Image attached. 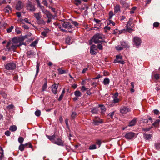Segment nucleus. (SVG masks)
I'll return each mask as SVG.
<instances>
[{"instance_id": "nucleus-1", "label": "nucleus", "mask_w": 160, "mask_h": 160, "mask_svg": "<svg viewBox=\"0 0 160 160\" xmlns=\"http://www.w3.org/2000/svg\"><path fill=\"white\" fill-rule=\"evenodd\" d=\"M104 38V36L103 34L99 33H96L93 36L92 39L89 41V43L90 44H91L92 42L96 44L101 42H105L103 41Z\"/></svg>"}, {"instance_id": "nucleus-2", "label": "nucleus", "mask_w": 160, "mask_h": 160, "mask_svg": "<svg viewBox=\"0 0 160 160\" xmlns=\"http://www.w3.org/2000/svg\"><path fill=\"white\" fill-rule=\"evenodd\" d=\"M23 39L22 38L15 37L12 39V43L18 45V47L23 44Z\"/></svg>"}, {"instance_id": "nucleus-3", "label": "nucleus", "mask_w": 160, "mask_h": 160, "mask_svg": "<svg viewBox=\"0 0 160 160\" xmlns=\"http://www.w3.org/2000/svg\"><path fill=\"white\" fill-rule=\"evenodd\" d=\"M5 67L8 70H13L16 68V64L13 62H9L6 64Z\"/></svg>"}, {"instance_id": "nucleus-4", "label": "nucleus", "mask_w": 160, "mask_h": 160, "mask_svg": "<svg viewBox=\"0 0 160 160\" xmlns=\"http://www.w3.org/2000/svg\"><path fill=\"white\" fill-rule=\"evenodd\" d=\"M27 145H28V147L32 148L33 150L32 146L31 143L30 142L26 143L25 144H21L19 147V149L21 151H24L25 147Z\"/></svg>"}, {"instance_id": "nucleus-5", "label": "nucleus", "mask_w": 160, "mask_h": 160, "mask_svg": "<svg viewBox=\"0 0 160 160\" xmlns=\"http://www.w3.org/2000/svg\"><path fill=\"white\" fill-rule=\"evenodd\" d=\"M26 7L27 9L30 11H35V6L31 2H29L27 4Z\"/></svg>"}, {"instance_id": "nucleus-6", "label": "nucleus", "mask_w": 160, "mask_h": 160, "mask_svg": "<svg viewBox=\"0 0 160 160\" xmlns=\"http://www.w3.org/2000/svg\"><path fill=\"white\" fill-rule=\"evenodd\" d=\"M134 44L136 46L140 45L141 43V40L140 38L138 37H135L133 38Z\"/></svg>"}, {"instance_id": "nucleus-7", "label": "nucleus", "mask_w": 160, "mask_h": 160, "mask_svg": "<svg viewBox=\"0 0 160 160\" xmlns=\"http://www.w3.org/2000/svg\"><path fill=\"white\" fill-rule=\"evenodd\" d=\"M24 5L23 3L21 1H18L16 6V9L18 10H20L22 8Z\"/></svg>"}, {"instance_id": "nucleus-8", "label": "nucleus", "mask_w": 160, "mask_h": 160, "mask_svg": "<svg viewBox=\"0 0 160 160\" xmlns=\"http://www.w3.org/2000/svg\"><path fill=\"white\" fill-rule=\"evenodd\" d=\"M135 135V133L132 132L127 133L125 135V137L127 139H130L133 138Z\"/></svg>"}, {"instance_id": "nucleus-9", "label": "nucleus", "mask_w": 160, "mask_h": 160, "mask_svg": "<svg viewBox=\"0 0 160 160\" xmlns=\"http://www.w3.org/2000/svg\"><path fill=\"white\" fill-rule=\"evenodd\" d=\"M95 118L93 120V123L95 125H97L99 123H102L103 122V120L102 119H100L99 117H95Z\"/></svg>"}, {"instance_id": "nucleus-10", "label": "nucleus", "mask_w": 160, "mask_h": 160, "mask_svg": "<svg viewBox=\"0 0 160 160\" xmlns=\"http://www.w3.org/2000/svg\"><path fill=\"white\" fill-rule=\"evenodd\" d=\"M53 143L59 146H64V142L60 138H57L56 140H55Z\"/></svg>"}, {"instance_id": "nucleus-11", "label": "nucleus", "mask_w": 160, "mask_h": 160, "mask_svg": "<svg viewBox=\"0 0 160 160\" xmlns=\"http://www.w3.org/2000/svg\"><path fill=\"white\" fill-rule=\"evenodd\" d=\"M130 111V109L126 107H123L121 108L120 110V112L123 114H126Z\"/></svg>"}, {"instance_id": "nucleus-12", "label": "nucleus", "mask_w": 160, "mask_h": 160, "mask_svg": "<svg viewBox=\"0 0 160 160\" xmlns=\"http://www.w3.org/2000/svg\"><path fill=\"white\" fill-rule=\"evenodd\" d=\"M62 25L64 28L68 29L71 28L72 26L70 23L67 22H63Z\"/></svg>"}, {"instance_id": "nucleus-13", "label": "nucleus", "mask_w": 160, "mask_h": 160, "mask_svg": "<svg viewBox=\"0 0 160 160\" xmlns=\"http://www.w3.org/2000/svg\"><path fill=\"white\" fill-rule=\"evenodd\" d=\"M50 30L48 28H46L44 29V31H43L41 33L42 36L41 37L42 38H44L45 37H46L47 34L49 32Z\"/></svg>"}, {"instance_id": "nucleus-14", "label": "nucleus", "mask_w": 160, "mask_h": 160, "mask_svg": "<svg viewBox=\"0 0 160 160\" xmlns=\"http://www.w3.org/2000/svg\"><path fill=\"white\" fill-rule=\"evenodd\" d=\"M58 87V84H54L52 86V91L53 93L54 94L57 93V90Z\"/></svg>"}, {"instance_id": "nucleus-15", "label": "nucleus", "mask_w": 160, "mask_h": 160, "mask_svg": "<svg viewBox=\"0 0 160 160\" xmlns=\"http://www.w3.org/2000/svg\"><path fill=\"white\" fill-rule=\"evenodd\" d=\"M18 47V45H16L15 44L13 43H12V45L11 46V48H9L8 49V51H14L15 49H16Z\"/></svg>"}, {"instance_id": "nucleus-16", "label": "nucleus", "mask_w": 160, "mask_h": 160, "mask_svg": "<svg viewBox=\"0 0 160 160\" xmlns=\"http://www.w3.org/2000/svg\"><path fill=\"white\" fill-rule=\"evenodd\" d=\"M120 11V6L119 5L117 4L114 7V12L116 13Z\"/></svg>"}, {"instance_id": "nucleus-17", "label": "nucleus", "mask_w": 160, "mask_h": 160, "mask_svg": "<svg viewBox=\"0 0 160 160\" xmlns=\"http://www.w3.org/2000/svg\"><path fill=\"white\" fill-rule=\"evenodd\" d=\"M4 10L5 12L9 13L11 12L12 8L9 6L8 5L6 7Z\"/></svg>"}, {"instance_id": "nucleus-18", "label": "nucleus", "mask_w": 160, "mask_h": 160, "mask_svg": "<svg viewBox=\"0 0 160 160\" xmlns=\"http://www.w3.org/2000/svg\"><path fill=\"white\" fill-rule=\"evenodd\" d=\"M137 119L134 118L130 122L128 126L129 127L133 126L135 125Z\"/></svg>"}, {"instance_id": "nucleus-19", "label": "nucleus", "mask_w": 160, "mask_h": 160, "mask_svg": "<svg viewBox=\"0 0 160 160\" xmlns=\"http://www.w3.org/2000/svg\"><path fill=\"white\" fill-rule=\"evenodd\" d=\"M47 137L49 139L51 142L53 143H54L55 141V135H53L52 136L47 135Z\"/></svg>"}, {"instance_id": "nucleus-20", "label": "nucleus", "mask_w": 160, "mask_h": 160, "mask_svg": "<svg viewBox=\"0 0 160 160\" xmlns=\"http://www.w3.org/2000/svg\"><path fill=\"white\" fill-rule=\"evenodd\" d=\"M143 137L146 140H149L151 138L152 135L150 134L144 133L143 134Z\"/></svg>"}, {"instance_id": "nucleus-21", "label": "nucleus", "mask_w": 160, "mask_h": 160, "mask_svg": "<svg viewBox=\"0 0 160 160\" xmlns=\"http://www.w3.org/2000/svg\"><path fill=\"white\" fill-rule=\"evenodd\" d=\"M74 95L76 97H80L82 95V93L79 91L77 90L74 92Z\"/></svg>"}, {"instance_id": "nucleus-22", "label": "nucleus", "mask_w": 160, "mask_h": 160, "mask_svg": "<svg viewBox=\"0 0 160 160\" xmlns=\"http://www.w3.org/2000/svg\"><path fill=\"white\" fill-rule=\"evenodd\" d=\"M110 82V80L108 78H106L104 79L103 83L104 85L108 84Z\"/></svg>"}, {"instance_id": "nucleus-23", "label": "nucleus", "mask_w": 160, "mask_h": 160, "mask_svg": "<svg viewBox=\"0 0 160 160\" xmlns=\"http://www.w3.org/2000/svg\"><path fill=\"white\" fill-rule=\"evenodd\" d=\"M114 63H120L122 64H124L125 63V62L123 60H119L118 59H116L114 61Z\"/></svg>"}, {"instance_id": "nucleus-24", "label": "nucleus", "mask_w": 160, "mask_h": 160, "mask_svg": "<svg viewBox=\"0 0 160 160\" xmlns=\"http://www.w3.org/2000/svg\"><path fill=\"white\" fill-rule=\"evenodd\" d=\"M17 129V127L16 126L13 125L11 126L9 128V130L11 131L14 132Z\"/></svg>"}, {"instance_id": "nucleus-25", "label": "nucleus", "mask_w": 160, "mask_h": 160, "mask_svg": "<svg viewBox=\"0 0 160 160\" xmlns=\"http://www.w3.org/2000/svg\"><path fill=\"white\" fill-rule=\"evenodd\" d=\"M65 89H63V90L62 92V94L60 95L59 98L58 99V100L59 101H60L62 99V98L63 97V96H64V95L65 93Z\"/></svg>"}, {"instance_id": "nucleus-26", "label": "nucleus", "mask_w": 160, "mask_h": 160, "mask_svg": "<svg viewBox=\"0 0 160 160\" xmlns=\"http://www.w3.org/2000/svg\"><path fill=\"white\" fill-rule=\"evenodd\" d=\"M154 146L156 149L158 150H160V143L157 142L154 144Z\"/></svg>"}, {"instance_id": "nucleus-27", "label": "nucleus", "mask_w": 160, "mask_h": 160, "mask_svg": "<svg viewBox=\"0 0 160 160\" xmlns=\"http://www.w3.org/2000/svg\"><path fill=\"white\" fill-rule=\"evenodd\" d=\"M88 5L87 4H85V5H84V6H81L80 9L81 10L83 11L84 10H87L88 9ZM86 11H87V10H86L85 12H86Z\"/></svg>"}, {"instance_id": "nucleus-28", "label": "nucleus", "mask_w": 160, "mask_h": 160, "mask_svg": "<svg viewBox=\"0 0 160 160\" xmlns=\"http://www.w3.org/2000/svg\"><path fill=\"white\" fill-rule=\"evenodd\" d=\"M12 45V43L11 42H8L6 46V51H8V48H11V46Z\"/></svg>"}, {"instance_id": "nucleus-29", "label": "nucleus", "mask_w": 160, "mask_h": 160, "mask_svg": "<svg viewBox=\"0 0 160 160\" xmlns=\"http://www.w3.org/2000/svg\"><path fill=\"white\" fill-rule=\"evenodd\" d=\"M0 153L1 156H0V160H2V158L3 157V150L2 148L1 147H0Z\"/></svg>"}, {"instance_id": "nucleus-30", "label": "nucleus", "mask_w": 160, "mask_h": 160, "mask_svg": "<svg viewBox=\"0 0 160 160\" xmlns=\"http://www.w3.org/2000/svg\"><path fill=\"white\" fill-rule=\"evenodd\" d=\"M58 73L60 74H62L66 73V71L59 68L58 69Z\"/></svg>"}, {"instance_id": "nucleus-31", "label": "nucleus", "mask_w": 160, "mask_h": 160, "mask_svg": "<svg viewBox=\"0 0 160 160\" xmlns=\"http://www.w3.org/2000/svg\"><path fill=\"white\" fill-rule=\"evenodd\" d=\"M114 15L113 14V12L112 11H110L109 13V19H111L112 18V17Z\"/></svg>"}, {"instance_id": "nucleus-32", "label": "nucleus", "mask_w": 160, "mask_h": 160, "mask_svg": "<svg viewBox=\"0 0 160 160\" xmlns=\"http://www.w3.org/2000/svg\"><path fill=\"white\" fill-rule=\"evenodd\" d=\"M160 122V120L157 119L156 120L155 122L152 124V125L155 127H157L158 125Z\"/></svg>"}, {"instance_id": "nucleus-33", "label": "nucleus", "mask_w": 160, "mask_h": 160, "mask_svg": "<svg viewBox=\"0 0 160 160\" xmlns=\"http://www.w3.org/2000/svg\"><path fill=\"white\" fill-rule=\"evenodd\" d=\"M101 113L102 115H103L106 111V109L105 107H102V108H101Z\"/></svg>"}, {"instance_id": "nucleus-34", "label": "nucleus", "mask_w": 160, "mask_h": 160, "mask_svg": "<svg viewBox=\"0 0 160 160\" xmlns=\"http://www.w3.org/2000/svg\"><path fill=\"white\" fill-rule=\"evenodd\" d=\"M47 82L46 81L42 87V90L43 91H45L46 90L47 88Z\"/></svg>"}, {"instance_id": "nucleus-35", "label": "nucleus", "mask_w": 160, "mask_h": 160, "mask_svg": "<svg viewBox=\"0 0 160 160\" xmlns=\"http://www.w3.org/2000/svg\"><path fill=\"white\" fill-rule=\"evenodd\" d=\"M34 16L38 20H39L41 18L40 15L39 13H34Z\"/></svg>"}, {"instance_id": "nucleus-36", "label": "nucleus", "mask_w": 160, "mask_h": 160, "mask_svg": "<svg viewBox=\"0 0 160 160\" xmlns=\"http://www.w3.org/2000/svg\"><path fill=\"white\" fill-rule=\"evenodd\" d=\"M46 14L47 17L49 18H52V16L51 14L49 13V12L48 11H46V12H44Z\"/></svg>"}, {"instance_id": "nucleus-37", "label": "nucleus", "mask_w": 160, "mask_h": 160, "mask_svg": "<svg viewBox=\"0 0 160 160\" xmlns=\"http://www.w3.org/2000/svg\"><path fill=\"white\" fill-rule=\"evenodd\" d=\"M41 112L40 110H37L35 112V115L37 117L41 115Z\"/></svg>"}, {"instance_id": "nucleus-38", "label": "nucleus", "mask_w": 160, "mask_h": 160, "mask_svg": "<svg viewBox=\"0 0 160 160\" xmlns=\"http://www.w3.org/2000/svg\"><path fill=\"white\" fill-rule=\"evenodd\" d=\"M38 41L36 40L33 42L31 44L30 46L31 47H35L36 46V44L38 43Z\"/></svg>"}, {"instance_id": "nucleus-39", "label": "nucleus", "mask_w": 160, "mask_h": 160, "mask_svg": "<svg viewBox=\"0 0 160 160\" xmlns=\"http://www.w3.org/2000/svg\"><path fill=\"white\" fill-rule=\"evenodd\" d=\"M74 3L77 6H78L81 4V0H74Z\"/></svg>"}, {"instance_id": "nucleus-40", "label": "nucleus", "mask_w": 160, "mask_h": 160, "mask_svg": "<svg viewBox=\"0 0 160 160\" xmlns=\"http://www.w3.org/2000/svg\"><path fill=\"white\" fill-rule=\"evenodd\" d=\"M77 113L75 112H73L71 116V119H74L77 116Z\"/></svg>"}, {"instance_id": "nucleus-41", "label": "nucleus", "mask_w": 160, "mask_h": 160, "mask_svg": "<svg viewBox=\"0 0 160 160\" xmlns=\"http://www.w3.org/2000/svg\"><path fill=\"white\" fill-rule=\"evenodd\" d=\"M24 140V138L22 137H19L18 138V141L20 143H21V144L22 143Z\"/></svg>"}, {"instance_id": "nucleus-42", "label": "nucleus", "mask_w": 160, "mask_h": 160, "mask_svg": "<svg viewBox=\"0 0 160 160\" xmlns=\"http://www.w3.org/2000/svg\"><path fill=\"white\" fill-rule=\"evenodd\" d=\"M71 40V39L69 37H67L66 39V42L67 44H70L71 43V42L70 41Z\"/></svg>"}, {"instance_id": "nucleus-43", "label": "nucleus", "mask_w": 160, "mask_h": 160, "mask_svg": "<svg viewBox=\"0 0 160 160\" xmlns=\"http://www.w3.org/2000/svg\"><path fill=\"white\" fill-rule=\"evenodd\" d=\"M115 48L118 51H120L123 49V47L119 45L117 46Z\"/></svg>"}, {"instance_id": "nucleus-44", "label": "nucleus", "mask_w": 160, "mask_h": 160, "mask_svg": "<svg viewBox=\"0 0 160 160\" xmlns=\"http://www.w3.org/2000/svg\"><path fill=\"white\" fill-rule=\"evenodd\" d=\"M96 148V147L95 145L93 144L90 145L89 148V149L90 150L95 149Z\"/></svg>"}, {"instance_id": "nucleus-45", "label": "nucleus", "mask_w": 160, "mask_h": 160, "mask_svg": "<svg viewBox=\"0 0 160 160\" xmlns=\"http://www.w3.org/2000/svg\"><path fill=\"white\" fill-rule=\"evenodd\" d=\"M39 66H40V64L38 62H37V64L36 65V68H37V70H36V74L37 75L38 74L39 70Z\"/></svg>"}, {"instance_id": "nucleus-46", "label": "nucleus", "mask_w": 160, "mask_h": 160, "mask_svg": "<svg viewBox=\"0 0 160 160\" xmlns=\"http://www.w3.org/2000/svg\"><path fill=\"white\" fill-rule=\"evenodd\" d=\"M14 27L11 26L9 28L7 29V31L8 33H10L11 32L12 30L13 29Z\"/></svg>"}, {"instance_id": "nucleus-47", "label": "nucleus", "mask_w": 160, "mask_h": 160, "mask_svg": "<svg viewBox=\"0 0 160 160\" xmlns=\"http://www.w3.org/2000/svg\"><path fill=\"white\" fill-rule=\"evenodd\" d=\"M13 107H14V106L12 104H11V105H8V106H7L6 107V108H7V109H8L9 110H10L13 109Z\"/></svg>"}, {"instance_id": "nucleus-48", "label": "nucleus", "mask_w": 160, "mask_h": 160, "mask_svg": "<svg viewBox=\"0 0 160 160\" xmlns=\"http://www.w3.org/2000/svg\"><path fill=\"white\" fill-rule=\"evenodd\" d=\"M137 7H133L131 9V11H130V13L131 14L133 13L134 12V11L136 10Z\"/></svg>"}, {"instance_id": "nucleus-49", "label": "nucleus", "mask_w": 160, "mask_h": 160, "mask_svg": "<svg viewBox=\"0 0 160 160\" xmlns=\"http://www.w3.org/2000/svg\"><path fill=\"white\" fill-rule=\"evenodd\" d=\"M38 23L39 24H45V22L43 20H39L38 22Z\"/></svg>"}, {"instance_id": "nucleus-50", "label": "nucleus", "mask_w": 160, "mask_h": 160, "mask_svg": "<svg viewBox=\"0 0 160 160\" xmlns=\"http://www.w3.org/2000/svg\"><path fill=\"white\" fill-rule=\"evenodd\" d=\"M96 143L98 145L99 147H100L102 143V142L100 140H97L96 142Z\"/></svg>"}, {"instance_id": "nucleus-51", "label": "nucleus", "mask_w": 160, "mask_h": 160, "mask_svg": "<svg viewBox=\"0 0 160 160\" xmlns=\"http://www.w3.org/2000/svg\"><path fill=\"white\" fill-rule=\"evenodd\" d=\"M154 78L157 80L159 78V75L158 74H156L154 75Z\"/></svg>"}, {"instance_id": "nucleus-52", "label": "nucleus", "mask_w": 160, "mask_h": 160, "mask_svg": "<svg viewBox=\"0 0 160 160\" xmlns=\"http://www.w3.org/2000/svg\"><path fill=\"white\" fill-rule=\"evenodd\" d=\"M91 112L92 113L96 114L98 113V110L97 109L94 108L92 110Z\"/></svg>"}, {"instance_id": "nucleus-53", "label": "nucleus", "mask_w": 160, "mask_h": 160, "mask_svg": "<svg viewBox=\"0 0 160 160\" xmlns=\"http://www.w3.org/2000/svg\"><path fill=\"white\" fill-rule=\"evenodd\" d=\"M90 53L92 55L95 54L96 53L95 50L92 49H90Z\"/></svg>"}, {"instance_id": "nucleus-54", "label": "nucleus", "mask_w": 160, "mask_h": 160, "mask_svg": "<svg viewBox=\"0 0 160 160\" xmlns=\"http://www.w3.org/2000/svg\"><path fill=\"white\" fill-rule=\"evenodd\" d=\"M119 100L118 98H113V101L114 103H117L119 102Z\"/></svg>"}, {"instance_id": "nucleus-55", "label": "nucleus", "mask_w": 160, "mask_h": 160, "mask_svg": "<svg viewBox=\"0 0 160 160\" xmlns=\"http://www.w3.org/2000/svg\"><path fill=\"white\" fill-rule=\"evenodd\" d=\"M114 112H110L108 114V116L110 117V118H112L114 114Z\"/></svg>"}, {"instance_id": "nucleus-56", "label": "nucleus", "mask_w": 160, "mask_h": 160, "mask_svg": "<svg viewBox=\"0 0 160 160\" xmlns=\"http://www.w3.org/2000/svg\"><path fill=\"white\" fill-rule=\"evenodd\" d=\"M88 89V88H86L84 86H82L81 87V90L82 91V92H84Z\"/></svg>"}, {"instance_id": "nucleus-57", "label": "nucleus", "mask_w": 160, "mask_h": 160, "mask_svg": "<svg viewBox=\"0 0 160 160\" xmlns=\"http://www.w3.org/2000/svg\"><path fill=\"white\" fill-rule=\"evenodd\" d=\"M121 46H122V47H123V48H126L127 47V44H126V43L124 42H122V43L121 44Z\"/></svg>"}, {"instance_id": "nucleus-58", "label": "nucleus", "mask_w": 160, "mask_h": 160, "mask_svg": "<svg viewBox=\"0 0 160 160\" xmlns=\"http://www.w3.org/2000/svg\"><path fill=\"white\" fill-rule=\"evenodd\" d=\"M15 31L18 34H20L21 33V32L19 30V28H17L15 29Z\"/></svg>"}, {"instance_id": "nucleus-59", "label": "nucleus", "mask_w": 160, "mask_h": 160, "mask_svg": "<svg viewBox=\"0 0 160 160\" xmlns=\"http://www.w3.org/2000/svg\"><path fill=\"white\" fill-rule=\"evenodd\" d=\"M159 23L157 22H154L153 24V26L154 27L156 28L159 26Z\"/></svg>"}, {"instance_id": "nucleus-60", "label": "nucleus", "mask_w": 160, "mask_h": 160, "mask_svg": "<svg viewBox=\"0 0 160 160\" xmlns=\"http://www.w3.org/2000/svg\"><path fill=\"white\" fill-rule=\"evenodd\" d=\"M118 92H116L113 94V98H118Z\"/></svg>"}, {"instance_id": "nucleus-61", "label": "nucleus", "mask_w": 160, "mask_h": 160, "mask_svg": "<svg viewBox=\"0 0 160 160\" xmlns=\"http://www.w3.org/2000/svg\"><path fill=\"white\" fill-rule=\"evenodd\" d=\"M97 48L99 50H102L103 48V47L101 44H99L97 46Z\"/></svg>"}, {"instance_id": "nucleus-62", "label": "nucleus", "mask_w": 160, "mask_h": 160, "mask_svg": "<svg viewBox=\"0 0 160 160\" xmlns=\"http://www.w3.org/2000/svg\"><path fill=\"white\" fill-rule=\"evenodd\" d=\"M109 24H112L113 26H114L115 25V23L112 21L111 19H109Z\"/></svg>"}, {"instance_id": "nucleus-63", "label": "nucleus", "mask_w": 160, "mask_h": 160, "mask_svg": "<svg viewBox=\"0 0 160 160\" xmlns=\"http://www.w3.org/2000/svg\"><path fill=\"white\" fill-rule=\"evenodd\" d=\"M5 134L7 136H9L10 134V132L9 131L7 130L5 132Z\"/></svg>"}, {"instance_id": "nucleus-64", "label": "nucleus", "mask_w": 160, "mask_h": 160, "mask_svg": "<svg viewBox=\"0 0 160 160\" xmlns=\"http://www.w3.org/2000/svg\"><path fill=\"white\" fill-rule=\"evenodd\" d=\"M153 112L154 114L158 115L159 114V111L158 110L155 109L153 110Z\"/></svg>"}]
</instances>
